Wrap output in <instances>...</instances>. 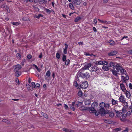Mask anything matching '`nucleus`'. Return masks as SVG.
<instances>
[{
    "label": "nucleus",
    "instance_id": "obj_1",
    "mask_svg": "<svg viewBox=\"0 0 132 132\" xmlns=\"http://www.w3.org/2000/svg\"><path fill=\"white\" fill-rule=\"evenodd\" d=\"M82 102L78 101L76 104V106L81 110H87L90 113H94L96 112V110L95 108H96L98 106V103L97 102H94L92 104L91 107H86L83 104Z\"/></svg>",
    "mask_w": 132,
    "mask_h": 132
},
{
    "label": "nucleus",
    "instance_id": "obj_2",
    "mask_svg": "<svg viewBox=\"0 0 132 132\" xmlns=\"http://www.w3.org/2000/svg\"><path fill=\"white\" fill-rule=\"evenodd\" d=\"M90 75L88 72L85 73H82L81 72H78L77 75V79L79 80V78H88L89 77Z\"/></svg>",
    "mask_w": 132,
    "mask_h": 132
},
{
    "label": "nucleus",
    "instance_id": "obj_3",
    "mask_svg": "<svg viewBox=\"0 0 132 132\" xmlns=\"http://www.w3.org/2000/svg\"><path fill=\"white\" fill-rule=\"evenodd\" d=\"M116 116L119 118L120 120L122 121H124L126 120V114H124L122 112L119 113V114H117L116 115Z\"/></svg>",
    "mask_w": 132,
    "mask_h": 132
},
{
    "label": "nucleus",
    "instance_id": "obj_4",
    "mask_svg": "<svg viewBox=\"0 0 132 132\" xmlns=\"http://www.w3.org/2000/svg\"><path fill=\"white\" fill-rule=\"evenodd\" d=\"M117 67H118L117 68L119 69V71H120L121 75H126L127 72L126 70L122 67V66H121L120 64L117 65Z\"/></svg>",
    "mask_w": 132,
    "mask_h": 132
},
{
    "label": "nucleus",
    "instance_id": "obj_5",
    "mask_svg": "<svg viewBox=\"0 0 132 132\" xmlns=\"http://www.w3.org/2000/svg\"><path fill=\"white\" fill-rule=\"evenodd\" d=\"M118 65H119V64H117L116 67L114 68L111 71L113 75L116 76H117L118 74L120 75V73H118L119 71V69L117 68L118 67H117Z\"/></svg>",
    "mask_w": 132,
    "mask_h": 132
},
{
    "label": "nucleus",
    "instance_id": "obj_6",
    "mask_svg": "<svg viewBox=\"0 0 132 132\" xmlns=\"http://www.w3.org/2000/svg\"><path fill=\"white\" fill-rule=\"evenodd\" d=\"M96 116H98L100 114L102 116H104L105 113V111L104 108H101L99 112L96 111V112L94 113Z\"/></svg>",
    "mask_w": 132,
    "mask_h": 132
},
{
    "label": "nucleus",
    "instance_id": "obj_7",
    "mask_svg": "<svg viewBox=\"0 0 132 132\" xmlns=\"http://www.w3.org/2000/svg\"><path fill=\"white\" fill-rule=\"evenodd\" d=\"M88 86V84L87 82L85 81L83 82L80 85L82 89L86 88Z\"/></svg>",
    "mask_w": 132,
    "mask_h": 132
},
{
    "label": "nucleus",
    "instance_id": "obj_8",
    "mask_svg": "<svg viewBox=\"0 0 132 132\" xmlns=\"http://www.w3.org/2000/svg\"><path fill=\"white\" fill-rule=\"evenodd\" d=\"M14 71H18L21 68V66L19 64H17L14 66Z\"/></svg>",
    "mask_w": 132,
    "mask_h": 132
},
{
    "label": "nucleus",
    "instance_id": "obj_9",
    "mask_svg": "<svg viewBox=\"0 0 132 132\" xmlns=\"http://www.w3.org/2000/svg\"><path fill=\"white\" fill-rule=\"evenodd\" d=\"M119 101L121 102H125L126 99L123 95H121L119 98Z\"/></svg>",
    "mask_w": 132,
    "mask_h": 132
},
{
    "label": "nucleus",
    "instance_id": "obj_10",
    "mask_svg": "<svg viewBox=\"0 0 132 132\" xmlns=\"http://www.w3.org/2000/svg\"><path fill=\"white\" fill-rule=\"evenodd\" d=\"M123 103V105L122 110H123V111H125L126 109L128 108V103L126 102H125Z\"/></svg>",
    "mask_w": 132,
    "mask_h": 132
},
{
    "label": "nucleus",
    "instance_id": "obj_11",
    "mask_svg": "<svg viewBox=\"0 0 132 132\" xmlns=\"http://www.w3.org/2000/svg\"><path fill=\"white\" fill-rule=\"evenodd\" d=\"M2 7H3L5 10V11L7 13H10V11L8 7L5 5H3L2 6Z\"/></svg>",
    "mask_w": 132,
    "mask_h": 132
},
{
    "label": "nucleus",
    "instance_id": "obj_12",
    "mask_svg": "<svg viewBox=\"0 0 132 132\" xmlns=\"http://www.w3.org/2000/svg\"><path fill=\"white\" fill-rule=\"evenodd\" d=\"M90 69H91L90 70L91 71H95L96 72L97 71L98 69V67L96 66H94L92 67H91Z\"/></svg>",
    "mask_w": 132,
    "mask_h": 132
},
{
    "label": "nucleus",
    "instance_id": "obj_13",
    "mask_svg": "<svg viewBox=\"0 0 132 132\" xmlns=\"http://www.w3.org/2000/svg\"><path fill=\"white\" fill-rule=\"evenodd\" d=\"M90 103L91 101L90 100L85 99L84 100V103L86 105H88Z\"/></svg>",
    "mask_w": 132,
    "mask_h": 132
},
{
    "label": "nucleus",
    "instance_id": "obj_14",
    "mask_svg": "<svg viewBox=\"0 0 132 132\" xmlns=\"http://www.w3.org/2000/svg\"><path fill=\"white\" fill-rule=\"evenodd\" d=\"M121 89L123 92H125L126 90L125 87L123 84H121L120 85Z\"/></svg>",
    "mask_w": 132,
    "mask_h": 132
},
{
    "label": "nucleus",
    "instance_id": "obj_15",
    "mask_svg": "<svg viewBox=\"0 0 132 132\" xmlns=\"http://www.w3.org/2000/svg\"><path fill=\"white\" fill-rule=\"evenodd\" d=\"M117 53V51H113L108 53V55L110 56H113L115 55Z\"/></svg>",
    "mask_w": 132,
    "mask_h": 132
},
{
    "label": "nucleus",
    "instance_id": "obj_16",
    "mask_svg": "<svg viewBox=\"0 0 132 132\" xmlns=\"http://www.w3.org/2000/svg\"><path fill=\"white\" fill-rule=\"evenodd\" d=\"M80 2L79 0H73V3L75 5H79L80 4Z\"/></svg>",
    "mask_w": 132,
    "mask_h": 132
},
{
    "label": "nucleus",
    "instance_id": "obj_17",
    "mask_svg": "<svg viewBox=\"0 0 132 132\" xmlns=\"http://www.w3.org/2000/svg\"><path fill=\"white\" fill-rule=\"evenodd\" d=\"M64 45H65V48H63V53L64 54H66L67 53V50L68 48V45L66 44H65Z\"/></svg>",
    "mask_w": 132,
    "mask_h": 132
},
{
    "label": "nucleus",
    "instance_id": "obj_18",
    "mask_svg": "<svg viewBox=\"0 0 132 132\" xmlns=\"http://www.w3.org/2000/svg\"><path fill=\"white\" fill-rule=\"evenodd\" d=\"M126 95V97L128 98H130L131 96V94L130 92L126 90L125 93Z\"/></svg>",
    "mask_w": 132,
    "mask_h": 132
},
{
    "label": "nucleus",
    "instance_id": "obj_19",
    "mask_svg": "<svg viewBox=\"0 0 132 132\" xmlns=\"http://www.w3.org/2000/svg\"><path fill=\"white\" fill-rule=\"evenodd\" d=\"M62 129L63 131L65 132H73V130L69 129L63 128Z\"/></svg>",
    "mask_w": 132,
    "mask_h": 132
},
{
    "label": "nucleus",
    "instance_id": "obj_20",
    "mask_svg": "<svg viewBox=\"0 0 132 132\" xmlns=\"http://www.w3.org/2000/svg\"><path fill=\"white\" fill-rule=\"evenodd\" d=\"M119 64L117 63H114V62H110V67H114V68H116L117 64Z\"/></svg>",
    "mask_w": 132,
    "mask_h": 132
},
{
    "label": "nucleus",
    "instance_id": "obj_21",
    "mask_svg": "<svg viewBox=\"0 0 132 132\" xmlns=\"http://www.w3.org/2000/svg\"><path fill=\"white\" fill-rule=\"evenodd\" d=\"M75 102H73L72 103V105L70 106V108L73 110H75V107H74V105L75 104Z\"/></svg>",
    "mask_w": 132,
    "mask_h": 132
},
{
    "label": "nucleus",
    "instance_id": "obj_22",
    "mask_svg": "<svg viewBox=\"0 0 132 132\" xmlns=\"http://www.w3.org/2000/svg\"><path fill=\"white\" fill-rule=\"evenodd\" d=\"M15 71L16 72L15 74V75L16 76L18 77L21 75V73L20 71Z\"/></svg>",
    "mask_w": 132,
    "mask_h": 132
},
{
    "label": "nucleus",
    "instance_id": "obj_23",
    "mask_svg": "<svg viewBox=\"0 0 132 132\" xmlns=\"http://www.w3.org/2000/svg\"><path fill=\"white\" fill-rule=\"evenodd\" d=\"M98 20L101 22L103 24L109 23V22L106 21L101 20L99 19H98Z\"/></svg>",
    "mask_w": 132,
    "mask_h": 132
},
{
    "label": "nucleus",
    "instance_id": "obj_24",
    "mask_svg": "<svg viewBox=\"0 0 132 132\" xmlns=\"http://www.w3.org/2000/svg\"><path fill=\"white\" fill-rule=\"evenodd\" d=\"M112 105H115L118 103V101H117L113 99H112L111 101Z\"/></svg>",
    "mask_w": 132,
    "mask_h": 132
},
{
    "label": "nucleus",
    "instance_id": "obj_25",
    "mask_svg": "<svg viewBox=\"0 0 132 132\" xmlns=\"http://www.w3.org/2000/svg\"><path fill=\"white\" fill-rule=\"evenodd\" d=\"M69 6L70 8L71 9L74 10L75 9V8L73 6L72 4L71 3H70L69 4Z\"/></svg>",
    "mask_w": 132,
    "mask_h": 132
},
{
    "label": "nucleus",
    "instance_id": "obj_26",
    "mask_svg": "<svg viewBox=\"0 0 132 132\" xmlns=\"http://www.w3.org/2000/svg\"><path fill=\"white\" fill-rule=\"evenodd\" d=\"M102 69L104 71H108L109 70V68L105 65H103L102 67Z\"/></svg>",
    "mask_w": 132,
    "mask_h": 132
},
{
    "label": "nucleus",
    "instance_id": "obj_27",
    "mask_svg": "<svg viewBox=\"0 0 132 132\" xmlns=\"http://www.w3.org/2000/svg\"><path fill=\"white\" fill-rule=\"evenodd\" d=\"M102 61H96L95 63V64L96 65H102Z\"/></svg>",
    "mask_w": 132,
    "mask_h": 132
},
{
    "label": "nucleus",
    "instance_id": "obj_28",
    "mask_svg": "<svg viewBox=\"0 0 132 132\" xmlns=\"http://www.w3.org/2000/svg\"><path fill=\"white\" fill-rule=\"evenodd\" d=\"M100 106L101 108H103L105 106V103L104 102H102L100 104Z\"/></svg>",
    "mask_w": 132,
    "mask_h": 132
},
{
    "label": "nucleus",
    "instance_id": "obj_29",
    "mask_svg": "<svg viewBox=\"0 0 132 132\" xmlns=\"http://www.w3.org/2000/svg\"><path fill=\"white\" fill-rule=\"evenodd\" d=\"M81 19V18L80 17H78L76 18L75 20V22H77L79 21Z\"/></svg>",
    "mask_w": 132,
    "mask_h": 132
},
{
    "label": "nucleus",
    "instance_id": "obj_30",
    "mask_svg": "<svg viewBox=\"0 0 132 132\" xmlns=\"http://www.w3.org/2000/svg\"><path fill=\"white\" fill-rule=\"evenodd\" d=\"M109 42L111 46H113L114 44V41L112 40H111L109 41Z\"/></svg>",
    "mask_w": 132,
    "mask_h": 132
},
{
    "label": "nucleus",
    "instance_id": "obj_31",
    "mask_svg": "<svg viewBox=\"0 0 132 132\" xmlns=\"http://www.w3.org/2000/svg\"><path fill=\"white\" fill-rule=\"evenodd\" d=\"M41 114L45 118H48V116L47 114L43 112H42Z\"/></svg>",
    "mask_w": 132,
    "mask_h": 132
},
{
    "label": "nucleus",
    "instance_id": "obj_32",
    "mask_svg": "<svg viewBox=\"0 0 132 132\" xmlns=\"http://www.w3.org/2000/svg\"><path fill=\"white\" fill-rule=\"evenodd\" d=\"M109 116L110 117L112 118L114 116L113 113L112 112H110L109 113Z\"/></svg>",
    "mask_w": 132,
    "mask_h": 132
},
{
    "label": "nucleus",
    "instance_id": "obj_33",
    "mask_svg": "<svg viewBox=\"0 0 132 132\" xmlns=\"http://www.w3.org/2000/svg\"><path fill=\"white\" fill-rule=\"evenodd\" d=\"M84 54L86 56H91L93 55L94 56H95V55H93L92 54H90L89 53H87L86 52H85L84 53Z\"/></svg>",
    "mask_w": 132,
    "mask_h": 132
},
{
    "label": "nucleus",
    "instance_id": "obj_34",
    "mask_svg": "<svg viewBox=\"0 0 132 132\" xmlns=\"http://www.w3.org/2000/svg\"><path fill=\"white\" fill-rule=\"evenodd\" d=\"M11 23H12L13 25H15V26H18L19 24V23L18 22H11Z\"/></svg>",
    "mask_w": 132,
    "mask_h": 132
},
{
    "label": "nucleus",
    "instance_id": "obj_35",
    "mask_svg": "<svg viewBox=\"0 0 132 132\" xmlns=\"http://www.w3.org/2000/svg\"><path fill=\"white\" fill-rule=\"evenodd\" d=\"M82 91L81 90H80L78 93V95L79 96L81 97L82 96Z\"/></svg>",
    "mask_w": 132,
    "mask_h": 132
},
{
    "label": "nucleus",
    "instance_id": "obj_36",
    "mask_svg": "<svg viewBox=\"0 0 132 132\" xmlns=\"http://www.w3.org/2000/svg\"><path fill=\"white\" fill-rule=\"evenodd\" d=\"M46 76L48 77H49L50 76V71L48 70V71L46 72Z\"/></svg>",
    "mask_w": 132,
    "mask_h": 132
},
{
    "label": "nucleus",
    "instance_id": "obj_37",
    "mask_svg": "<svg viewBox=\"0 0 132 132\" xmlns=\"http://www.w3.org/2000/svg\"><path fill=\"white\" fill-rule=\"evenodd\" d=\"M26 85L28 90H31V89H30V87H31V86L29 85V84H27Z\"/></svg>",
    "mask_w": 132,
    "mask_h": 132
},
{
    "label": "nucleus",
    "instance_id": "obj_38",
    "mask_svg": "<svg viewBox=\"0 0 132 132\" xmlns=\"http://www.w3.org/2000/svg\"><path fill=\"white\" fill-rule=\"evenodd\" d=\"M104 107L106 108H109L110 107V105L108 104H105Z\"/></svg>",
    "mask_w": 132,
    "mask_h": 132
},
{
    "label": "nucleus",
    "instance_id": "obj_39",
    "mask_svg": "<svg viewBox=\"0 0 132 132\" xmlns=\"http://www.w3.org/2000/svg\"><path fill=\"white\" fill-rule=\"evenodd\" d=\"M70 61L69 59L67 60L65 62V65H68V64L69 63Z\"/></svg>",
    "mask_w": 132,
    "mask_h": 132
},
{
    "label": "nucleus",
    "instance_id": "obj_40",
    "mask_svg": "<svg viewBox=\"0 0 132 132\" xmlns=\"http://www.w3.org/2000/svg\"><path fill=\"white\" fill-rule=\"evenodd\" d=\"M43 16L42 15L40 14H39L38 15H36V16L35 17L39 19L40 17Z\"/></svg>",
    "mask_w": 132,
    "mask_h": 132
},
{
    "label": "nucleus",
    "instance_id": "obj_41",
    "mask_svg": "<svg viewBox=\"0 0 132 132\" xmlns=\"http://www.w3.org/2000/svg\"><path fill=\"white\" fill-rule=\"evenodd\" d=\"M131 113H132V112L130 111H128L127 112L126 114V116L127 115L129 116L131 115Z\"/></svg>",
    "mask_w": 132,
    "mask_h": 132
},
{
    "label": "nucleus",
    "instance_id": "obj_42",
    "mask_svg": "<svg viewBox=\"0 0 132 132\" xmlns=\"http://www.w3.org/2000/svg\"><path fill=\"white\" fill-rule=\"evenodd\" d=\"M128 38V37L127 36H124L120 40L121 41H122L124 38H126V40H128V39H127Z\"/></svg>",
    "mask_w": 132,
    "mask_h": 132
},
{
    "label": "nucleus",
    "instance_id": "obj_43",
    "mask_svg": "<svg viewBox=\"0 0 132 132\" xmlns=\"http://www.w3.org/2000/svg\"><path fill=\"white\" fill-rule=\"evenodd\" d=\"M45 10L46 12L48 13H50L51 12V11L49 9H46Z\"/></svg>",
    "mask_w": 132,
    "mask_h": 132
},
{
    "label": "nucleus",
    "instance_id": "obj_44",
    "mask_svg": "<svg viewBox=\"0 0 132 132\" xmlns=\"http://www.w3.org/2000/svg\"><path fill=\"white\" fill-rule=\"evenodd\" d=\"M74 85L75 87H77L78 84L77 82L76 81H75L74 82Z\"/></svg>",
    "mask_w": 132,
    "mask_h": 132
},
{
    "label": "nucleus",
    "instance_id": "obj_45",
    "mask_svg": "<svg viewBox=\"0 0 132 132\" xmlns=\"http://www.w3.org/2000/svg\"><path fill=\"white\" fill-rule=\"evenodd\" d=\"M45 1V0H40L39 2V3L40 4H42Z\"/></svg>",
    "mask_w": 132,
    "mask_h": 132
},
{
    "label": "nucleus",
    "instance_id": "obj_46",
    "mask_svg": "<svg viewBox=\"0 0 132 132\" xmlns=\"http://www.w3.org/2000/svg\"><path fill=\"white\" fill-rule=\"evenodd\" d=\"M56 58H60V54L58 53H57L56 54Z\"/></svg>",
    "mask_w": 132,
    "mask_h": 132
},
{
    "label": "nucleus",
    "instance_id": "obj_47",
    "mask_svg": "<svg viewBox=\"0 0 132 132\" xmlns=\"http://www.w3.org/2000/svg\"><path fill=\"white\" fill-rule=\"evenodd\" d=\"M102 62H103V63H102L103 65V64L107 65L108 64V62L105 61H102Z\"/></svg>",
    "mask_w": 132,
    "mask_h": 132
},
{
    "label": "nucleus",
    "instance_id": "obj_48",
    "mask_svg": "<svg viewBox=\"0 0 132 132\" xmlns=\"http://www.w3.org/2000/svg\"><path fill=\"white\" fill-rule=\"evenodd\" d=\"M31 84L32 86V88L35 87V82H32L31 83Z\"/></svg>",
    "mask_w": 132,
    "mask_h": 132
},
{
    "label": "nucleus",
    "instance_id": "obj_49",
    "mask_svg": "<svg viewBox=\"0 0 132 132\" xmlns=\"http://www.w3.org/2000/svg\"><path fill=\"white\" fill-rule=\"evenodd\" d=\"M88 69V68H87V66L86 65L84 66L82 69L83 70H86Z\"/></svg>",
    "mask_w": 132,
    "mask_h": 132
},
{
    "label": "nucleus",
    "instance_id": "obj_50",
    "mask_svg": "<svg viewBox=\"0 0 132 132\" xmlns=\"http://www.w3.org/2000/svg\"><path fill=\"white\" fill-rule=\"evenodd\" d=\"M121 129L120 128H116L114 130L116 131H120Z\"/></svg>",
    "mask_w": 132,
    "mask_h": 132
},
{
    "label": "nucleus",
    "instance_id": "obj_51",
    "mask_svg": "<svg viewBox=\"0 0 132 132\" xmlns=\"http://www.w3.org/2000/svg\"><path fill=\"white\" fill-rule=\"evenodd\" d=\"M129 86L130 89H132V84L131 83H129Z\"/></svg>",
    "mask_w": 132,
    "mask_h": 132
},
{
    "label": "nucleus",
    "instance_id": "obj_52",
    "mask_svg": "<svg viewBox=\"0 0 132 132\" xmlns=\"http://www.w3.org/2000/svg\"><path fill=\"white\" fill-rule=\"evenodd\" d=\"M103 120L106 123H109V121H108V119H103Z\"/></svg>",
    "mask_w": 132,
    "mask_h": 132
},
{
    "label": "nucleus",
    "instance_id": "obj_53",
    "mask_svg": "<svg viewBox=\"0 0 132 132\" xmlns=\"http://www.w3.org/2000/svg\"><path fill=\"white\" fill-rule=\"evenodd\" d=\"M86 65L87 66V68L88 69L89 68L91 67V64L90 63H89L87 65Z\"/></svg>",
    "mask_w": 132,
    "mask_h": 132
},
{
    "label": "nucleus",
    "instance_id": "obj_54",
    "mask_svg": "<svg viewBox=\"0 0 132 132\" xmlns=\"http://www.w3.org/2000/svg\"><path fill=\"white\" fill-rule=\"evenodd\" d=\"M94 22L95 23V24H96L97 22V19H95L94 20Z\"/></svg>",
    "mask_w": 132,
    "mask_h": 132
},
{
    "label": "nucleus",
    "instance_id": "obj_55",
    "mask_svg": "<svg viewBox=\"0 0 132 132\" xmlns=\"http://www.w3.org/2000/svg\"><path fill=\"white\" fill-rule=\"evenodd\" d=\"M129 110L131 111V112L132 113V105L130 106L129 107Z\"/></svg>",
    "mask_w": 132,
    "mask_h": 132
},
{
    "label": "nucleus",
    "instance_id": "obj_56",
    "mask_svg": "<svg viewBox=\"0 0 132 132\" xmlns=\"http://www.w3.org/2000/svg\"><path fill=\"white\" fill-rule=\"evenodd\" d=\"M16 56L17 57H19V58L21 57V56L20 54L18 53L16 54Z\"/></svg>",
    "mask_w": 132,
    "mask_h": 132
},
{
    "label": "nucleus",
    "instance_id": "obj_57",
    "mask_svg": "<svg viewBox=\"0 0 132 132\" xmlns=\"http://www.w3.org/2000/svg\"><path fill=\"white\" fill-rule=\"evenodd\" d=\"M128 128H126V129H125L124 130L123 132H128Z\"/></svg>",
    "mask_w": 132,
    "mask_h": 132
},
{
    "label": "nucleus",
    "instance_id": "obj_58",
    "mask_svg": "<svg viewBox=\"0 0 132 132\" xmlns=\"http://www.w3.org/2000/svg\"><path fill=\"white\" fill-rule=\"evenodd\" d=\"M15 81L16 83H17L18 84H19V81L18 79H16L15 80Z\"/></svg>",
    "mask_w": 132,
    "mask_h": 132
},
{
    "label": "nucleus",
    "instance_id": "obj_59",
    "mask_svg": "<svg viewBox=\"0 0 132 132\" xmlns=\"http://www.w3.org/2000/svg\"><path fill=\"white\" fill-rule=\"evenodd\" d=\"M125 79L127 80H128L129 79V77L128 76V75H126L125 77Z\"/></svg>",
    "mask_w": 132,
    "mask_h": 132
},
{
    "label": "nucleus",
    "instance_id": "obj_60",
    "mask_svg": "<svg viewBox=\"0 0 132 132\" xmlns=\"http://www.w3.org/2000/svg\"><path fill=\"white\" fill-rule=\"evenodd\" d=\"M93 29L94 32H96V31H97L96 29V28L95 27H94L93 28Z\"/></svg>",
    "mask_w": 132,
    "mask_h": 132
},
{
    "label": "nucleus",
    "instance_id": "obj_61",
    "mask_svg": "<svg viewBox=\"0 0 132 132\" xmlns=\"http://www.w3.org/2000/svg\"><path fill=\"white\" fill-rule=\"evenodd\" d=\"M64 108L65 109H67L68 108V107L67 104H64Z\"/></svg>",
    "mask_w": 132,
    "mask_h": 132
},
{
    "label": "nucleus",
    "instance_id": "obj_62",
    "mask_svg": "<svg viewBox=\"0 0 132 132\" xmlns=\"http://www.w3.org/2000/svg\"><path fill=\"white\" fill-rule=\"evenodd\" d=\"M121 78H122V80H123L124 81V82H125V77L124 76H121Z\"/></svg>",
    "mask_w": 132,
    "mask_h": 132
},
{
    "label": "nucleus",
    "instance_id": "obj_63",
    "mask_svg": "<svg viewBox=\"0 0 132 132\" xmlns=\"http://www.w3.org/2000/svg\"><path fill=\"white\" fill-rule=\"evenodd\" d=\"M109 0H103V2L104 3H106L108 2Z\"/></svg>",
    "mask_w": 132,
    "mask_h": 132
},
{
    "label": "nucleus",
    "instance_id": "obj_64",
    "mask_svg": "<svg viewBox=\"0 0 132 132\" xmlns=\"http://www.w3.org/2000/svg\"><path fill=\"white\" fill-rule=\"evenodd\" d=\"M128 53L131 54H132V50H130L128 51Z\"/></svg>",
    "mask_w": 132,
    "mask_h": 132
}]
</instances>
